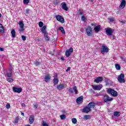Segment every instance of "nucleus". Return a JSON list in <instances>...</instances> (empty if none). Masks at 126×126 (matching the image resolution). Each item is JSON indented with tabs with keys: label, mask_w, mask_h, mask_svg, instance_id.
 Wrapping results in <instances>:
<instances>
[{
	"label": "nucleus",
	"mask_w": 126,
	"mask_h": 126,
	"mask_svg": "<svg viewBox=\"0 0 126 126\" xmlns=\"http://www.w3.org/2000/svg\"><path fill=\"white\" fill-rule=\"evenodd\" d=\"M29 11H30V9H26V13L27 14H29Z\"/></svg>",
	"instance_id": "nucleus-46"
},
{
	"label": "nucleus",
	"mask_w": 126,
	"mask_h": 126,
	"mask_svg": "<svg viewBox=\"0 0 126 126\" xmlns=\"http://www.w3.org/2000/svg\"><path fill=\"white\" fill-rule=\"evenodd\" d=\"M114 116H115V117H120V116H121V114H120V112L119 111L114 112Z\"/></svg>",
	"instance_id": "nucleus-32"
},
{
	"label": "nucleus",
	"mask_w": 126,
	"mask_h": 126,
	"mask_svg": "<svg viewBox=\"0 0 126 126\" xmlns=\"http://www.w3.org/2000/svg\"><path fill=\"white\" fill-rule=\"evenodd\" d=\"M0 51H1V52H3V51H4L3 48L0 47Z\"/></svg>",
	"instance_id": "nucleus-51"
},
{
	"label": "nucleus",
	"mask_w": 126,
	"mask_h": 126,
	"mask_svg": "<svg viewBox=\"0 0 126 126\" xmlns=\"http://www.w3.org/2000/svg\"><path fill=\"white\" fill-rule=\"evenodd\" d=\"M6 109H10V104L7 103L6 105Z\"/></svg>",
	"instance_id": "nucleus-43"
},
{
	"label": "nucleus",
	"mask_w": 126,
	"mask_h": 126,
	"mask_svg": "<svg viewBox=\"0 0 126 126\" xmlns=\"http://www.w3.org/2000/svg\"><path fill=\"white\" fill-rule=\"evenodd\" d=\"M92 26H95L96 27V25H94V24H91Z\"/></svg>",
	"instance_id": "nucleus-55"
},
{
	"label": "nucleus",
	"mask_w": 126,
	"mask_h": 126,
	"mask_svg": "<svg viewBox=\"0 0 126 126\" xmlns=\"http://www.w3.org/2000/svg\"><path fill=\"white\" fill-rule=\"evenodd\" d=\"M68 51H69V52L70 53V54H71V53H73V48L71 47L69 48V50H68Z\"/></svg>",
	"instance_id": "nucleus-42"
},
{
	"label": "nucleus",
	"mask_w": 126,
	"mask_h": 126,
	"mask_svg": "<svg viewBox=\"0 0 126 126\" xmlns=\"http://www.w3.org/2000/svg\"><path fill=\"white\" fill-rule=\"evenodd\" d=\"M34 63L36 66H38V65H40L41 64V63L39 62L38 61L34 62Z\"/></svg>",
	"instance_id": "nucleus-38"
},
{
	"label": "nucleus",
	"mask_w": 126,
	"mask_h": 126,
	"mask_svg": "<svg viewBox=\"0 0 126 126\" xmlns=\"http://www.w3.org/2000/svg\"><path fill=\"white\" fill-rule=\"evenodd\" d=\"M83 119V120H90V115H84Z\"/></svg>",
	"instance_id": "nucleus-29"
},
{
	"label": "nucleus",
	"mask_w": 126,
	"mask_h": 126,
	"mask_svg": "<svg viewBox=\"0 0 126 126\" xmlns=\"http://www.w3.org/2000/svg\"><path fill=\"white\" fill-rule=\"evenodd\" d=\"M81 20L82 21H84V22H85L86 21V17L84 15L82 16L81 17Z\"/></svg>",
	"instance_id": "nucleus-40"
},
{
	"label": "nucleus",
	"mask_w": 126,
	"mask_h": 126,
	"mask_svg": "<svg viewBox=\"0 0 126 126\" xmlns=\"http://www.w3.org/2000/svg\"><path fill=\"white\" fill-rule=\"evenodd\" d=\"M57 88L58 90H63L64 88V84H61L58 85Z\"/></svg>",
	"instance_id": "nucleus-20"
},
{
	"label": "nucleus",
	"mask_w": 126,
	"mask_h": 126,
	"mask_svg": "<svg viewBox=\"0 0 126 126\" xmlns=\"http://www.w3.org/2000/svg\"><path fill=\"white\" fill-rule=\"evenodd\" d=\"M34 109H37V108H38V104H36L35 105H34Z\"/></svg>",
	"instance_id": "nucleus-49"
},
{
	"label": "nucleus",
	"mask_w": 126,
	"mask_h": 126,
	"mask_svg": "<svg viewBox=\"0 0 126 126\" xmlns=\"http://www.w3.org/2000/svg\"><path fill=\"white\" fill-rule=\"evenodd\" d=\"M61 60H62V61H64V57H62L61 58Z\"/></svg>",
	"instance_id": "nucleus-52"
},
{
	"label": "nucleus",
	"mask_w": 126,
	"mask_h": 126,
	"mask_svg": "<svg viewBox=\"0 0 126 126\" xmlns=\"http://www.w3.org/2000/svg\"><path fill=\"white\" fill-rule=\"evenodd\" d=\"M126 0H122L121 3L119 6L120 8H122V9H124V8L126 7Z\"/></svg>",
	"instance_id": "nucleus-15"
},
{
	"label": "nucleus",
	"mask_w": 126,
	"mask_h": 126,
	"mask_svg": "<svg viewBox=\"0 0 126 126\" xmlns=\"http://www.w3.org/2000/svg\"><path fill=\"white\" fill-rule=\"evenodd\" d=\"M38 26H39V27L41 28L43 27V26H44V23H43V22H39L38 23Z\"/></svg>",
	"instance_id": "nucleus-37"
},
{
	"label": "nucleus",
	"mask_w": 126,
	"mask_h": 126,
	"mask_svg": "<svg viewBox=\"0 0 126 126\" xmlns=\"http://www.w3.org/2000/svg\"><path fill=\"white\" fill-rule=\"evenodd\" d=\"M69 92H70V93H73V91L72 90V89L71 88H70L68 90Z\"/></svg>",
	"instance_id": "nucleus-44"
},
{
	"label": "nucleus",
	"mask_w": 126,
	"mask_h": 126,
	"mask_svg": "<svg viewBox=\"0 0 126 126\" xmlns=\"http://www.w3.org/2000/svg\"><path fill=\"white\" fill-rule=\"evenodd\" d=\"M114 100V98L110 97L107 94H105L103 96V102L106 103V104H111V102Z\"/></svg>",
	"instance_id": "nucleus-2"
},
{
	"label": "nucleus",
	"mask_w": 126,
	"mask_h": 126,
	"mask_svg": "<svg viewBox=\"0 0 126 126\" xmlns=\"http://www.w3.org/2000/svg\"><path fill=\"white\" fill-rule=\"evenodd\" d=\"M8 69L9 72H6L5 76H6V77H12V73H13V67H12L11 64H10Z\"/></svg>",
	"instance_id": "nucleus-4"
},
{
	"label": "nucleus",
	"mask_w": 126,
	"mask_h": 126,
	"mask_svg": "<svg viewBox=\"0 0 126 126\" xmlns=\"http://www.w3.org/2000/svg\"><path fill=\"white\" fill-rule=\"evenodd\" d=\"M94 30L95 33H98L101 30V25H98L94 28Z\"/></svg>",
	"instance_id": "nucleus-18"
},
{
	"label": "nucleus",
	"mask_w": 126,
	"mask_h": 126,
	"mask_svg": "<svg viewBox=\"0 0 126 126\" xmlns=\"http://www.w3.org/2000/svg\"><path fill=\"white\" fill-rule=\"evenodd\" d=\"M117 80L119 83H125L126 82V79H125V74L121 73L117 78Z\"/></svg>",
	"instance_id": "nucleus-3"
},
{
	"label": "nucleus",
	"mask_w": 126,
	"mask_h": 126,
	"mask_svg": "<svg viewBox=\"0 0 126 126\" xmlns=\"http://www.w3.org/2000/svg\"><path fill=\"white\" fill-rule=\"evenodd\" d=\"M121 23H125V22H124V21H121Z\"/></svg>",
	"instance_id": "nucleus-61"
},
{
	"label": "nucleus",
	"mask_w": 126,
	"mask_h": 126,
	"mask_svg": "<svg viewBox=\"0 0 126 126\" xmlns=\"http://www.w3.org/2000/svg\"><path fill=\"white\" fill-rule=\"evenodd\" d=\"M109 20L110 22H113V21H114V20L113 18H110L109 19Z\"/></svg>",
	"instance_id": "nucleus-50"
},
{
	"label": "nucleus",
	"mask_w": 126,
	"mask_h": 126,
	"mask_svg": "<svg viewBox=\"0 0 126 126\" xmlns=\"http://www.w3.org/2000/svg\"><path fill=\"white\" fill-rule=\"evenodd\" d=\"M90 111H91V109L88 106H85L83 109V113H86V114H88Z\"/></svg>",
	"instance_id": "nucleus-14"
},
{
	"label": "nucleus",
	"mask_w": 126,
	"mask_h": 126,
	"mask_svg": "<svg viewBox=\"0 0 126 126\" xmlns=\"http://www.w3.org/2000/svg\"><path fill=\"white\" fill-rule=\"evenodd\" d=\"M59 30L61 31L62 33H63V34H65V31H64V29H63V27H60L59 28Z\"/></svg>",
	"instance_id": "nucleus-26"
},
{
	"label": "nucleus",
	"mask_w": 126,
	"mask_h": 126,
	"mask_svg": "<svg viewBox=\"0 0 126 126\" xmlns=\"http://www.w3.org/2000/svg\"><path fill=\"white\" fill-rule=\"evenodd\" d=\"M53 82L54 84L57 85L59 83V79L58 78H54L53 80Z\"/></svg>",
	"instance_id": "nucleus-28"
},
{
	"label": "nucleus",
	"mask_w": 126,
	"mask_h": 126,
	"mask_svg": "<svg viewBox=\"0 0 126 126\" xmlns=\"http://www.w3.org/2000/svg\"><path fill=\"white\" fill-rule=\"evenodd\" d=\"M30 2V0H23V3L24 4H26L27 5V4H28V3H29V2Z\"/></svg>",
	"instance_id": "nucleus-35"
},
{
	"label": "nucleus",
	"mask_w": 126,
	"mask_h": 126,
	"mask_svg": "<svg viewBox=\"0 0 126 126\" xmlns=\"http://www.w3.org/2000/svg\"><path fill=\"white\" fill-rule=\"evenodd\" d=\"M1 17V14L0 13V18Z\"/></svg>",
	"instance_id": "nucleus-60"
},
{
	"label": "nucleus",
	"mask_w": 126,
	"mask_h": 126,
	"mask_svg": "<svg viewBox=\"0 0 126 126\" xmlns=\"http://www.w3.org/2000/svg\"><path fill=\"white\" fill-rule=\"evenodd\" d=\"M102 47L101 48L100 53L104 55L105 53H108L109 52V48L105 46L102 45Z\"/></svg>",
	"instance_id": "nucleus-8"
},
{
	"label": "nucleus",
	"mask_w": 126,
	"mask_h": 126,
	"mask_svg": "<svg viewBox=\"0 0 126 126\" xmlns=\"http://www.w3.org/2000/svg\"><path fill=\"white\" fill-rule=\"evenodd\" d=\"M72 122L73 123V124H75L77 123V120H76V118H72Z\"/></svg>",
	"instance_id": "nucleus-39"
},
{
	"label": "nucleus",
	"mask_w": 126,
	"mask_h": 126,
	"mask_svg": "<svg viewBox=\"0 0 126 126\" xmlns=\"http://www.w3.org/2000/svg\"><path fill=\"white\" fill-rule=\"evenodd\" d=\"M103 79V77H97L94 79V82L95 83H99V82H102Z\"/></svg>",
	"instance_id": "nucleus-13"
},
{
	"label": "nucleus",
	"mask_w": 126,
	"mask_h": 126,
	"mask_svg": "<svg viewBox=\"0 0 126 126\" xmlns=\"http://www.w3.org/2000/svg\"><path fill=\"white\" fill-rule=\"evenodd\" d=\"M47 26H44L41 29V31L44 35V37L46 42H49L50 41V37L49 36V33L47 32Z\"/></svg>",
	"instance_id": "nucleus-1"
},
{
	"label": "nucleus",
	"mask_w": 126,
	"mask_h": 126,
	"mask_svg": "<svg viewBox=\"0 0 126 126\" xmlns=\"http://www.w3.org/2000/svg\"><path fill=\"white\" fill-rule=\"evenodd\" d=\"M55 18L57 21H59L60 23H64V18H63L61 15H57L55 16Z\"/></svg>",
	"instance_id": "nucleus-7"
},
{
	"label": "nucleus",
	"mask_w": 126,
	"mask_h": 126,
	"mask_svg": "<svg viewBox=\"0 0 126 126\" xmlns=\"http://www.w3.org/2000/svg\"><path fill=\"white\" fill-rule=\"evenodd\" d=\"M93 89L95 91H100L102 89V85H92Z\"/></svg>",
	"instance_id": "nucleus-10"
},
{
	"label": "nucleus",
	"mask_w": 126,
	"mask_h": 126,
	"mask_svg": "<svg viewBox=\"0 0 126 126\" xmlns=\"http://www.w3.org/2000/svg\"><path fill=\"white\" fill-rule=\"evenodd\" d=\"M60 118L61 120L63 121L65 119H66V116L65 115L63 114L62 115H60Z\"/></svg>",
	"instance_id": "nucleus-34"
},
{
	"label": "nucleus",
	"mask_w": 126,
	"mask_h": 126,
	"mask_svg": "<svg viewBox=\"0 0 126 126\" xmlns=\"http://www.w3.org/2000/svg\"><path fill=\"white\" fill-rule=\"evenodd\" d=\"M78 11H79V15H83V10H82V9H79V10H78Z\"/></svg>",
	"instance_id": "nucleus-36"
},
{
	"label": "nucleus",
	"mask_w": 126,
	"mask_h": 126,
	"mask_svg": "<svg viewBox=\"0 0 126 126\" xmlns=\"http://www.w3.org/2000/svg\"><path fill=\"white\" fill-rule=\"evenodd\" d=\"M86 32L87 33V36H92L94 32H93V30H92V27L91 26H89L86 29Z\"/></svg>",
	"instance_id": "nucleus-5"
},
{
	"label": "nucleus",
	"mask_w": 126,
	"mask_h": 126,
	"mask_svg": "<svg viewBox=\"0 0 126 126\" xmlns=\"http://www.w3.org/2000/svg\"><path fill=\"white\" fill-rule=\"evenodd\" d=\"M115 67L117 70H121V65H120V64H116Z\"/></svg>",
	"instance_id": "nucleus-33"
},
{
	"label": "nucleus",
	"mask_w": 126,
	"mask_h": 126,
	"mask_svg": "<svg viewBox=\"0 0 126 126\" xmlns=\"http://www.w3.org/2000/svg\"><path fill=\"white\" fill-rule=\"evenodd\" d=\"M22 40H23L24 41H26V36L24 35H22Z\"/></svg>",
	"instance_id": "nucleus-45"
},
{
	"label": "nucleus",
	"mask_w": 126,
	"mask_h": 126,
	"mask_svg": "<svg viewBox=\"0 0 126 126\" xmlns=\"http://www.w3.org/2000/svg\"><path fill=\"white\" fill-rule=\"evenodd\" d=\"M6 80L8 82L12 83L13 82V79L11 77H7Z\"/></svg>",
	"instance_id": "nucleus-30"
},
{
	"label": "nucleus",
	"mask_w": 126,
	"mask_h": 126,
	"mask_svg": "<svg viewBox=\"0 0 126 126\" xmlns=\"http://www.w3.org/2000/svg\"><path fill=\"white\" fill-rule=\"evenodd\" d=\"M53 77H54V78H58V74L54 75Z\"/></svg>",
	"instance_id": "nucleus-48"
},
{
	"label": "nucleus",
	"mask_w": 126,
	"mask_h": 126,
	"mask_svg": "<svg viewBox=\"0 0 126 126\" xmlns=\"http://www.w3.org/2000/svg\"><path fill=\"white\" fill-rule=\"evenodd\" d=\"M11 34H12V37L13 38H15V34H16V32L14 29L11 30Z\"/></svg>",
	"instance_id": "nucleus-25"
},
{
	"label": "nucleus",
	"mask_w": 126,
	"mask_h": 126,
	"mask_svg": "<svg viewBox=\"0 0 126 126\" xmlns=\"http://www.w3.org/2000/svg\"><path fill=\"white\" fill-rule=\"evenodd\" d=\"M62 112H63V113H65V111L64 109H63L62 110Z\"/></svg>",
	"instance_id": "nucleus-56"
},
{
	"label": "nucleus",
	"mask_w": 126,
	"mask_h": 126,
	"mask_svg": "<svg viewBox=\"0 0 126 126\" xmlns=\"http://www.w3.org/2000/svg\"><path fill=\"white\" fill-rule=\"evenodd\" d=\"M71 53L69 52V50H66L65 53V56L66 57V58H68L69 56H70Z\"/></svg>",
	"instance_id": "nucleus-27"
},
{
	"label": "nucleus",
	"mask_w": 126,
	"mask_h": 126,
	"mask_svg": "<svg viewBox=\"0 0 126 126\" xmlns=\"http://www.w3.org/2000/svg\"><path fill=\"white\" fill-rule=\"evenodd\" d=\"M107 92L108 94H110L111 95H112V96H113L114 97H117V96H118V92L112 89H108L107 90Z\"/></svg>",
	"instance_id": "nucleus-6"
},
{
	"label": "nucleus",
	"mask_w": 126,
	"mask_h": 126,
	"mask_svg": "<svg viewBox=\"0 0 126 126\" xmlns=\"http://www.w3.org/2000/svg\"><path fill=\"white\" fill-rule=\"evenodd\" d=\"M34 121H35V118L34 117V116H33V115H31L30 116V119H29L30 125H32V124L34 123Z\"/></svg>",
	"instance_id": "nucleus-19"
},
{
	"label": "nucleus",
	"mask_w": 126,
	"mask_h": 126,
	"mask_svg": "<svg viewBox=\"0 0 126 126\" xmlns=\"http://www.w3.org/2000/svg\"><path fill=\"white\" fill-rule=\"evenodd\" d=\"M0 32L2 34H3L4 33V28L1 24H0Z\"/></svg>",
	"instance_id": "nucleus-24"
},
{
	"label": "nucleus",
	"mask_w": 126,
	"mask_h": 126,
	"mask_svg": "<svg viewBox=\"0 0 126 126\" xmlns=\"http://www.w3.org/2000/svg\"><path fill=\"white\" fill-rule=\"evenodd\" d=\"M76 102L78 104H79L80 102H83V96H81L78 97L76 99Z\"/></svg>",
	"instance_id": "nucleus-22"
},
{
	"label": "nucleus",
	"mask_w": 126,
	"mask_h": 126,
	"mask_svg": "<svg viewBox=\"0 0 126 126\" xmlns=\"http://www.w3.org/2000/svg\"><path fill=\"white\" fill-rule=\"evenodd\" d=\"M21 115L23 116V117H24V113L21 112Z\"/></svg>",
	"instance_id": "nucleus-54"
},
{
	"label": "nucleus",
	"mask_w": 126,
	"mask_h": 126,
	"mask_svg": "<svg viewBox=\"0 0 126 126\" xmlns=\"http://www.w3.org/2000/svg\"><path fill=\"white\" fill-rule=\"evenodd\" d=\"M95 106H96V103L93 102H90L88 105V107H89L91 110V109L94 108V107H95Z\"/></svg>",
	"instance_id": "nucleus-16"
},
{
	"label": "nucleus",
	"mask_w": 126,
	"mask_h": 126,
	"mask_svg": "<svg viewBox=\"0 0 126 126\" xmlns=\"http://www.w3.org/2000/svg\"><path fill=\"white\" fill-rule=\"evenodd\" d=\"M121 59H122V60H123V59H124V58L121 57Z\"/></svg>",
	"instance_id": "nucleus-62"
},
{
	"label": "nucleus",
	"mask_w": 126,
	"mask_h": 126,
	"mask_svg": "<svg viewBox=\"0 0 126 126\" xmlns=\"http://www.w3.org/2000/svg\"><path fill=\"white\" fill-rule=\"evenodd\" d=\"M25 126H30V125H26Z\"/></svg>",
	"instance_id": "nucleus-59"
},
{
	"label": "nucleus",
	"mask_w": 126,
	"mask_h": 126,
	"mask_svg": "<svg viewBox=\"0 0 126 126\" xmlns=\"http://www.w3.org/2000/svg\"><path fill=\"white\" fill-rule=\"evenodd\" d=\"M90 92H91V93H94V91H93V90H92V89H91Z\"/></svg>",
	"instance_id": "nucleus-53"
},
{
	"label": "nucleus",
	"mask_w": 126,
	"mask_h": 126,
	"mask_svg": "<svg viewBox=\"0 0 126 126\" xmlns=\"http://www.w3.org/2000/svg\"><path fill=\"white\" fill-rule=\"evenodd\" d=\"M90 0L91 2H92V1H93V0Z\"/></svg>",
	"instance_id": "nucleus-58"
},
{
	"label": "nucleus",
	"mask_w": 126,
	"mask_h": 126,
	"mask_svg": "<svg viewBox=\"0 0 126 126\" xmlns=\"http://www.w3.org/2000/svg\"><path fill=\"white\" fill-rule=\"evenodd\" d=\"M13 91L15 93H21L22 92V88L13 87Z\"/></svg>",
	"instance_id": "nucleus-11"
},
{
	"label": "nucleus",
	"mask_w": 126,
	"mask_h": 126,
	"mask_svg": "<svg viewBox=\"0 0 126 126\" xmlns=\"http://www.w3.org/2000/svg\"><path fill=\"white\" fill-rule=\"evenodd\" d=\"M54 2L55 5H58V4L60 3V1H59L58 0H55Z\"/></svg>",
	"instance_id": "nucleus-41"
},
{
	"label": "nucleus",
	"mask_w": 126,
	"mask_h": 126,
	"mask_svg": "<svg viewBox=\"0 0 126 126\" xmlns=\"http://www.w3.org/2000/svg\"><path fill=\"white\" fill-rule=\"evenodd\" d=\"M69 70H70V67H67V68L66 69V72H68V71H69Z\"/></svg>",
	"instance_id": "nucleus-47"
},
{
	"label": "nucleus",
	"mask_w": 126,
	"mask_h": 126,
	"mask_svg": "<svg viewBox=\"0 0 126 126\" xmlns=\"http://www.w3.org/2000/svg\"><path fill=\"white\" fill-rule=\"evenodd\" d=\"M51 78L52 76H51L49 74H47L45 75V76L44 77V81L45 82H49V81L51 80Z\"/></svg>",
	"instance_id": "nucleus-12"
},
{
	"label": "nucleus",
	"mask_w": 126,
	"mask_h": 126,
	"mask_svg": "<svg viewBox=\"0 0 126 126\" xmlns=\"http://www.w3.org/2000/svg\"><path fill=\"white\" fill-rule=\"evenodd\" d=\"M19 121V117L17 116L15 117L14 121H13V124H14V125H17V124H18Z\"/></svg>",
	"instance_id": "nucleus-23"
},
{
	"label": "nucleus",
	"mask_w": 126,
	"mask_h": 126,
	"mask_svg": "<svg viewBox=\"0 0 126 126\" xmlns=\"http://www.w3.org/2000/svg\"><path fill=\"white\" fill-rule=\"evenodd\" d=\"M62 8L63 9V10H65V11H67L68 10V7H67V6L65 2H63L62 4Z\"/></svg>",
	"instance_id": "nucleus-17"
},
{
	"label": "nucleus",
	"mask_w": 126,
	"mask_h": 126,
	"mask_svg": "<svg viewBox=\"0 0 126 126\" xmlns=\"http://www.w3.org/2000/svg\"><path fill=\"white\" fill-rule=\"evenodd\" d=\"M73 90L74 91L75 94H78V91H77V87L76 86H74L73 88Z\"/></svg>",
	"instance_id": "nucleus-31"
},
{
	"label": "nucleus",
	"mask_w": 126,
	"mask_h": 126,
	"mask_svg": "<svg viewBox=\"0 0 126 126\" xmlns=\"http://www.w3.org/2000/svg\"><path fill=\"white\" fill-rule=\"evenodd\" d=\"M22 106H25V104L22 103Z\"/></svg>",
	"instance_id": "nucleus-57"
},
{
	"label": "nucleus",
	"mask_w": 126,
	"mask_h": 126,
	"mask_svg": "<svg viewBox=\"0 0 126 126\" xmlns=\"http://www.w3.org/2000/svg\"><path fill=\"white\" fill-rule=\"evenodd\" d=\"M114 31H115V30L113 29L108 28L106 30V33L108 36H112L113 33H114Z\"/></svg>",
	"instance_id": "nucleus-9"
},
{
	"label": "nucleus",
	"mask_w": 126,
	"mask_h": 126,
	"mask_svg": "<svg viewBox=\"0 0 126 126\" xmlns=\"http://www.w3.org/2000/svg\"><path fill=\"white\" fill-rule=\"evenodd\" d=\"M19 25L21 28V31H24L25 30V29L24 28V24L23 23V22H20Z\"/></svg>",
	"instance_id": "nucleus-21"
}]
</instances>
